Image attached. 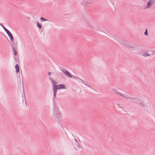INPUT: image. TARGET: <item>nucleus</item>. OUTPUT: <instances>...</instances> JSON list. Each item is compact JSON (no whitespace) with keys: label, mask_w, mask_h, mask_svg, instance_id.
Masks as SVG:
<instances>
[{"label":"nucleus","mask_w":155,"mask_h":155,"mask_svg":"<svg viewBox=\"0 0 155 155\" xmlns=\"http://www.w3.org/2000/svg\"><path fill=\"white\" fill-rule=\"evenodd\" d=\"M66 87L63 84H60L59 85H57L56 87L53 92V95L54 96V98L56 97V94L57 92V90L58 89H65Z\"/></svg>","instance_id":"1"},{"label":"nucleus","mask_w":155,"mask_h":155,"mask_svg":"<svg viewBox=\"0 0 155 155\" xmlns=\"http://www.w3.org/2000/svg\"><path fill=\"white\" fill-rule=\"evenodd\" d=\"M126 47L130 50H137L138 48L139 47H141V46L137 45L133 43L130 44L129 45H126Z\"/></svg>","instance_id":"2"},{"label":"nucleus","mask_w":155,"mask_h":155,"mask_svg":"<svg viewBox=\"0 0 155 155\" xmlns=\"http://www.w3.org/2000/svg\"><path fill=\"white\" fill-rule=\"evenodd\" d=\"M53 116L55 117L58 120L61 117V112L59 111L58 110H56L55 112H54V111H53Z\"/></svg>","instance_id":"3"},{"label":"nucleus","mask_w":155,"mask_h":155,"mask_svg":"<svg viewBox=\"0 0 155 155\" xmlns=\"http://www.w3.org/2000/svg\"><path fill=\"white\" fill-rule=\"evenodd\" d=\"M61 71L63 72L64 74L67 76L69 77L70 78H72V76L71 74L70 73V72L68 71L65 69H62L61 68Z\"/></svg>","instance_id":"4"},{"label":"nucleus","mask_w":155,"mask_h":155,"mask_svg":"<svg viewBox=\"0 0 155 155\" xmlns=\"http://www.w3.org/2000/svg\"><path fill=\"white\" fill-rule=\"evenodd\" d=\"M55 99V97L54 98H53V111H54V112H55L56 110H59V109L58 108V107L57 106V104L54 102V99Z\"/></svg>","instance_id":"5"},{"label":"nucleus","mask_w":155,"mask_h":155,"mask_svg":"<svg viewBox=\"0 0 155 155\" xmlns=\"http://www.w3.org/2000/svg\"><path fill=\"white\" fill-rule=\"evenodd\" d=\"M88 26L91 29L94 31H96L99 29V27L97 24L93 26L88 24Z\"/></svg>","instance_id":"6"},{"label":"nucleus","mask_w":155,"mask_h":155,"mask_svg":"<svg viewBox=\"0 0 155 155\" xmlns=\"http://www.w3.org/2000/svg\"><path fill=\"white\" fill-rule=\"evenodd\" d=\"M155 3V0H150L147 3V8H150L151 6Z\"/></svg>","instance_id":"7"},{"label":"nucleus","mask_w":155,"mask_h":155,"mask_svg":"<svg viewBox=\"0 0 155 155\" xmlns=\"http://www.w3.org/2000/svg\"><path fill=\"white\" fill-rule=\"evenodd\" d=\"M91 3L90 2H89L87 1H83L81 2V4L84 6L85 7L88 5L89 4H91Z\"/></svg>","instance_id":"8"},{"label":"nucleus","mask_w":155,"mask_h":155,"mask_svg":"<svg viewBox=\"0 0 155 155\" xmlns=\"http://www.w3.org/2000/svg\"><path fill=\"white\" fill-rule=\"evenodd\" d=\"M57 81H55L54 80L52 81L51 82L53 89V92H54L56 87V84H57Z\"/></svg>","instance_id":"9"},{"label":"nucleus","mask_w":155,"mask_h":155,"mask_svg":"<svg viewBox=\"0 0 155 155\" xmlns=\"http://www.w3.org/2000/svg\"><path fill=\"white\" fill-rule=\"evenodd\" d=\"M6 33H7L8 35L9 36L11 41L13 42V37L11 32L9 31H8Z\"/></svg>","instance_id":"10"},{"label":"nucleus","mask_w":155,"mask_h":155,"mask_svg":"<svg viewBox=\"0 0 155 155\" xmlns=\"http://www.w3.org/2000/svg\"><path fill=\"white\" fill-rule=\"evenodd\" d=\"M141 55L144 57H146L147 56H148L150 55V54H148V53L147 52V51H146L144 52H143L141 53Z\"/></svg>","instance_id":"11"},{"label":"nucleus","mask_w":155,"mask_h":155,"mask_svg":"<svg viewBox=\"0 0 155 155\" xmlns=\"http://www.w3.org/2000/svg\"><path fill=\"white\" fill-rule=\"evenodd\" d=\"M15 71L16 73H18L19 71V65L18 64H16L15 66Z\"/></svg>","instance_id":"12"},{"label":"nucleus","mask_w":155,"mask_h":155,"mask_svg":"<svg viewBox=\"0 0 155 155\" xmlns=\"http://www.w3.org/2000/svg\"><path fill=\"white\" fill-rule=\"evenodd\" d=\"M37 27L39 29H40L41 28V27H42L41 25V24H39V23L38 22H37Z\"/></svg>","instance_id":"13"},{"label":"nucleus","mask_w":155,"mask_h":155,"mask_svg":"<svg viewBox=\"0 0 155 155\" xmlns=\"http://www.w3.org/2000/svg\"><path fill=\"white\" fill-rule=\"evenodd\" d=\"M1 26L6 33L8 31H9L3 25H1Z\"/></svg>","instance_id":"14"},{"label":"nucleus","mask_w":155,"mask_h":155,"mask_svg":"<svg viewBox=\"0 0 155 155\" xmlns=\"http://www.w3.org/2000/svg\"><path fill=\"white\" fill-rule=\"evenodd\" d=\"M40 19L42 21H48V20L47 19H46L43 17H41L40 18Z\"/></svg>","instance_id":"15"},{"label":"nucleus","mask_w":155,"mask_h":155,"mask_svg":"<svg viewBox=\"0 0 155 155\" xmlns=\"http://www.w3.org/2000/svg\"><path fill=\"white\" fill-rule=\"evenodd\" d=\"M12 49H13V51L14 52V55L15 56H16L17 54V52H16V50L15 49V48L14 47H13Z\"/></svg>","instance_id":"16"},{"label":"nucleus","mask_w":155,"mask_h":155,"mask_svg":"<svg viewBox=\"0 0 155 155\" xmlns=\"http://www.w3.org/2000/svg\"><path fill=\"white\" fill-rule=\"evenodd\" d=\"M139 105L143 107H145V105L144 103L142 101L140 102V103L139 104Z\"/></svg>","instance_id":"17"},{"label":"nucleus","mask_w":155,"mask_h":155,"mask_svg":"<svg viewBox=\"0 0 155 155\" xmlns=\"http://www.w3.org/2000/svg\"><path fill=\"white\" fill-rule=\"evenodd\" d=\"M115 92L117 94L120 95L121 96H122V94L120 93L119 92H118V91H115Z\"/></svg>","instance_id":"18"},{"label":"nucleus","mask_w":155,"mask_h":155,"mask_svg":"<svg viewBox=\"0 0 155 155\" xmlns=\"http://www.w3.org/2000/svg\"><path fill=\"white\" fill-rule=\"evenodd\" d=\"M75 146H76V145L78 147V148H79V147H80V144H79V143L78 142H77V143H75Z\"/></svg>","instance_id":"19"},{"label":"nucleus","mask_w":155,"mask_h":155,"mask_svg":"<svg viewBox=\"0 0 155 155\" xmlns=\"http://www.w3.org/2000/svg\"><path fill=\"white\" fill-rule=\"evenodd\" d=\"M144 34L145 35L147 36L148 35V32H147V29H145V32H144Z\"/></svg>","instance_id":"20"},{"label":"nucleus","mask_w":155,"mask_h":155,"mask_svg":"<svg viewBox=\"0 0 155 155\" xmlns=\"http://www.w3.org/2000/svg\"><path fill=\"white\" fill-rule=\"evenodd\" d=\"M128 99H131L133 100H136V99L135 97H128Z\"/></svg>","instance_id":"21"},{"label":"nucleus","mask_w":155,"mask_h":155,"mask_svg":"<svg viewBox=\"0 0 155 155\" xmlns=\"http://www.w3.org/2000/svg\"><path fill=\"white\" fill-rule=\"evenodd\" d=\"M81 19L83 21H85L86 20L85 18L84 17V15H82V17L81 18Z\"/></svg>","instance_id":"22"},{"label":"nucleus","mask_w":155,"mask_h":155,"mask_svg":"<svg viewBox=\"0 0 155 155\" xmlns=\"http://www.w3.org/2000/svg\"><path fill=\"white\" fill-rule=\"evenodd\" d=\"M14 58L15 59V60L16 61H17L18 60H19V58L18 57V58H16V57H15Z\"/></svg>","instance_id":"23"},{"label":"nucleus","mask_w":155,"mask_h":155,"mask_svg":"<svg viewBox=\"0 0 155 155\" xmlns=\"http://www.w3.org/2000/svg\"><path fill=\"white\" fill-rule=\"evenodd\" d=\"M75 77L76 78H77V77ZM78 78L79 79H80V80H81V81H82L83 82L85 83V82L84 81V80H82V79H80V78Z\"/></svg>","instance_id":"24"},{"label":"nucleus","mask_w":155,"mask_h":155,"mask_svg":"<svg viewBox=\"0 0 155 155\" xmlns=\"http://www.w3.org/2000/svg\"><path fill=\"white\" fill-rule=\"evenodd\" d=\"M117 104V105H118V107L120 108H121V106H120V105L117 102L116 103Z\"/></svg>","instance_id":"25"},{"label":"nucleus","mask_w":155,"mask_h":155,"mask_svg":"<svg viewBox=\"0 0 155 155\" xmlns=\"http://www.w3.org/2000/svg\"><path fill=\"white\" fill-rule=\"evenodd\" d=\"M49 78L51 82L52 81H53V80L52 79V78H51V77H49Z\"/></svg>","instance_id":"26"},{"label":"nucleus","mask_w":155,"mask_h":155,"mask_svg":"<svg viewBox=\"0 0 155 155\" xmlns=\"http://www.w3.org/2000/svg\"><path fill=\"white\" fill-rule=\"evenodd\" d=\"M122 96H123L124 97V98H126V99H128V97H126L125 96L123 95H122Z\"/></svg>","instance_id":"27"},{"label":"nucleus","mask_w":155,"mask_h":155,"mask_svg":"<svg viewBox=\"0 0 155 155\" xmlns=\"http://www.w3.org/2000/svg\"><path fill=\"white\" fill-rule=\"evenodd\" d=\"M86 85H87V86L88 87H89L90 88H91V86L88 84H85Z\"/></svg>","instance_id":"28"},{"label":"nucleus","mask_w":155,"mask_h":155,"mask_svg":"<svg viewBox=\"0 0 155 155\" xmlns=\"http://www.w3.org/2000/svg\"><path fill=\"white\" fill-rule=\"evenodd\" d=\"M51 72H48V76H50V75H51Z\"/></svg>","instance_id":"29"},{"label":"nucleus","mask_w":155,"mask_h":155,"mask_svg":"<svg viewBox=\"0 0 155 155\" xmlns=\"http://www.w3.org/2000/svg\"><path fill=\"white\" fill-rule=\"evenodd\" d=\"M74 140L75 141V142H76L75 143L78 142V141H77V140L76 139H74Z\"/></svg>","instance_id":"30"},{"label":"nucleus","mask_w":155,"mask_h":155,"mask_svg":"<svg viewBox=\"0 0 155 155\" xmlns=\"http://www.w3.org/2000/svg\"><path fill=\"white\" fill-rule=\"evenodd\" d=\"M112 90H113V91H115V90H114V89H113Z\"/></svg>","instance_id":"31"},{"label":"nucleus","mask_w":155,"mask_h":155,"mask_svg":"<svg viewBox=\"0 0 155 155\" xmlns=\"http://www.w3.org/2000/svg\"><path fill=\"white\" fill-rule=\"evenodd\" d=\"M25 103H26V105H27V104H26V101H25Z\"/></svg>","instance_id":"32"},{"label":"nucleus","mask_w":155,"mask_h":155,"mask_svg":"<svg viewBox=\"0 0 155 155\" xmlns=\"http://www.w3.org/2000/svg\"><path fill=\"white\" fill-rule=\"evenodd\" d=\"M0 25L1 26V25H2L0 23Z\"/></svg>","instance_id":"33"}]
</instances>
